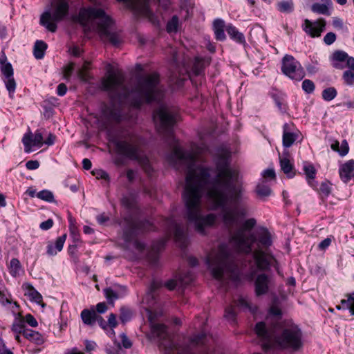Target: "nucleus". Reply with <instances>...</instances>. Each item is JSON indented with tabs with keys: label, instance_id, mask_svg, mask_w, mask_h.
<instances>
[{
	"label": "nucleus",
	"instance_id": "nucleus-1",
	"mask_svg": "<svg viewBox=\"0 0 354 354\" xmlns=\"http://www.w3.org/2000/svg\"><path fill=\"white\" fill-rule=\"evenodd\" d=\"M153 120L158 131L171 139V158L187 170L186 184L183 194L185 216L195 230L204 234L207 227L216 223L214 214H202L201 198L204 191L212 209L221 208L224 224L232 229L236 225L239 218L248 214V197L238 169L231 167L228 152L218 158L214 169L196 166L200 149L192 145L191 151H184L175 140L171 130L176 122V113L171 109L161 106L153 113Z\"/></svg>",
	"mask_w": 354,
	"mask_h": 354
},
{
	"label": "nucleus",
	"instance_id": "nucleus-2",
	"mask_svg": "<svg viewBox=\"0 0 354 354\" xmlns=\"http://www.w3.org/2000/svg\"><path fill=\"white\" fill-rule=\"evenodd\" d=\"M256 224L254 218L244 221L239 229L230 231V243L238 252L252 253L254 265L250 268L248 278L254 281V292L259 297L268 293L270 277L266 273L259 274L258 272L268 271L272 266L276 267L277 262L270 250L272 245V233L263 227L250 232Z\"/></svg>",
	"mask_w": 354,
	"mask_h": 354
},
{
	"label": "nucleus",
	"instance_id": "nucleus-3",
	"mask_svg": "<svg viewBox=\"0 0 354 354\" xmlns=\"http://www.w3.org/2000/svg\"><path fill=\"white\" fill-rule=\"evenodd\" d=\"M102 88L121 100L129 101L131 105L136 108H139L143 103L159 101L163 95L157 73L143 75L136 88L129 92L123 74L120 71H112L102 78Z\"/></svg>",
	"mask_w": 354,
	"mask_h": 354
},
{
	"label": "nucleus",
	"instance_id": "nucleus-4",
	"mask_svg": "<svg viewBox=\"0 0 354 354\" xmlns=\"http://www.w3.org/2000/svg\"><path fill=\"white\" fill-rule=\"evenodd\" d=\"M255 333L264 351L275 348L297 351L302 346L301 331L295 324H283L276 330H272L268 328L264 322H261L256 324Z\"/></svg>",
	"mask_w": 354,
	"mask_h": 354
},
{
	"label": "nucleus",
	"instance_id": "nucleus-5",
	"mask_svg": "<svg viewBox=\"0 0 354 354\" xmlns=\"http://www.w3.org/2000/svg\"><path fill=\"white\" fill-rule=\"evenodd\" d=\"M76 21L84 28L85 31H97L104 41H108L113 45L120 42L119 35L111 31L113 24L112 19L100 8L89 6L81 8Z\"/></svg>",
	"mask_w": 354,
	"mask_h": 354
},
{
	"label": "nucleus",
	"instance_id": "nucleus-6",
	"mask_svg": "<svg viewBox=\"0 0 354 354\" xmlns=\"http://www.w3.org/2000/svg\"><path fill=\"white\" fill-rule=\"evenodd\" d=\"M207 263L215 279H239V271L235 257L226 245H221L216 250H212L207 257Z\"/></svg>",
	"mask_w": 354,
	"mask_h": 354
},
{
	"label": "nucleus",
	"instance_id": "nucleus-7",
	"mask_svg": "<svg viewBox=\"0 0 354 354\" xmlns=\"http://www.w3.org/2000/svg\"><path fill=\"white\" fill-rule=\"evenodd\" d=\"M113 143L118 153L138 160L146 171H149V160L140 154V139L137 136L129 135L124 140H114Z\"/></svg>",
	"mask_w": 354,
	"mask_h": 354
},
{
	"label": "nucleus",
	"instance_id": "nucleus-8",
	"mask_svg": "<svg viewBox=\"0 0 354 354\" xmlns=\"http://www.w3.org/2000/svg\"><path fill=\"white\" fill-rule=\"evenodd\" d=\"M54 11L44 12L40 18V24L49 31L55 32L57 30L56 22L59 21L68 14V4L67 0H57L54 5Z\"/></svg>",
	"mask_w": 354,
	"mask_h": 354
},
{
	"label": "nucleus",
	"instance_id": "nucleus-9",
	"mask_svg": "<svg viewBox=\"0 0 354 354\" xmlns=\"http://www.w3.org/2000/svg\"><path fill=\"white\" fill-rule=\"evenodd\" d=\"M282 72L292 80H301L305 76V71L301 64L292 55H286L282 59Z\"/></svg>",
	"mask_w": 354,
	"mask_h": 354
},
{
	"label": "nucleus",
	"instance_id": "nucleus-10",
	"mask_svg": "<svg viewBox=\"0 0 354 354\" xmlns=\"http://www.w3.org/2000/svg\"><path fill=\"white\" fill-rule=\"evenodd\" d=\"M101 119L103 128L106 129L113 124L119 123L122 120V115L118 109L106 106L102 110Z\"/></svg>",
	"mask_w": 354,
	"mask_h": 354
},
{
	"label": "nucleus",
	"instance_id": "nucleus-11",
	"mask_svg": "<svg viewBox=\"0 0 354 354\" xmlns=\"http://www.w3.org/2000/svg\"><path fill=\"white\" fill-rule=\"evenodd\" d=\"M236 308L243 310H249L252 313L257 310L256 306H252L247 299L241 297L237 300H234L233 304L225 309V317L227 319H234L236 313Z\"/></svg>",
	"mask_w": 354,
	"mask_h": 354
},
{
	"label": "nucleus",
	"instance_id": "nucleus-12",
	"mask_svg": "<svg viewBox=\"0 0 354 354\" xmlns=\"http://www.w3.org/2000/svg\"><path fill=\"white\" fill-rule=\"evenodd\" d=\"M326 25V20L323 18H319L314 22H312L309 19H306L304 21L302 27L303 30L308 35L314 38L321 36L322 32L324 30Z\"/></svg>",
	"mask_w": 354,
	"mask_h": 354
},
{
	"label": "nucleus",
	"instance_id": "nucleus-13",
	"mask_svg": "<svg viewBox=\"0 0 354 354\" xmlns=\"http://www.w3.org/2000/svg\"><path fill=\"white\" fill-rule=\"evenodd\" d=\"M22 142L26 153L31 151L32 147H41L44 144V139L41 132L37 131L34 134L28 131L24 135Z\"/></svg>",
	"mask_w": 354,
	"mask_h": 354
},
{
	"label": "nucleus",
	"instance_id": "nucleus-14",
	"mask_svg": "<svg viewBox=\"0 0 354 354\" xmlns=\"http://www.w3.org/2000/svg\"><path fill=\"white\" fill-rule=\"evenodd\" d=\"M129 227L130 232L127 230L124 233V239L126 241H130L131 239V234H129L130 233L134 234L137 230L145 232L153 230L155 229L153 225L148 221L142 222L131 221L129 223Z\"/></svg>",
	"mask_w": 354,
	"mask_h": 354
},
{
	"label": "nucleus",
	"instance_id": "nucleus-15",
	"mask_svg": "<svg viewBox=\"0 0 354 354\" xmlns=\"http://www.w3.org/2000/svg\"><path fill=\"white\" fill-rule=\"evenodd\" d=\"M14 306L16 309L12 310L15 315V319L11 326V330L14 334H22L24 335L26 330L27 329L25 326L24 316L22 315L21 312H17V310L19 308L17 302H14Z\"/></svg>",
	"mask_w": 354,
	"mask_h": 354
},
{
	"label": "nucleus",
	"instance_id": "nucleus-16",
	"mask_svg": "<svg viewBox=\"0 0 354 354\" xmlns=\"http://www.w3.org/2000/svg\"><path fill=\"white\" fill-rule=\"evenodd\" d=\"M281 315V310L277 306H272L270 310V315L266 319V322H264L268 329L277 330L278 327L283 324L280 322Z\"/></svg>",
	"mask_w": 354,
	"mask_h": 354
},
{
	"label": "nucleus",
	"instance_id": "nucleus-17",
	"mask_svg": "<svg viewBox=\"0 0 354 354\" xmlns=\"http://www.w3.org/2000/svg\"><path fill=\"white\" fill-rule=\"evenodd\" d=\"M166 223L169 225V230L174 231L175 241L179 243L180 247H185L187 245V238L184 227L174 223L171 219L166 220Z\"/></svg>",
	"mask_w": 354,
	"mask_h": 354
},
{
	"label": "nucleus",
	"instance_id": "nucleus-18",
	"mask_svg": "<svg viewBox=\"0 0 354 354\" xmlns=\"http://www.w3.org/2000/svg\"><path fill=\"white\" fill-rule=\"evenodd\" d=\"M340 178L344 183L354 179V160H349L342 164L339 168Z\"/></svg>",
	"mask_w": 354,
	"mask_h": 354
},
{
	"label": "nucleus",
	"instance_id": "nucleus-19",
	"mask_svg": "<svg viewBox=\"0 0 354 354\" xmlns=\"http://www.w3.org/2000/svg\"><path fill=\"white\" fill-rule=\"evenodd\" d=\"M351 58L345 52L336 50L331 57L332 66L337 69H343L348 66V60Z\"/></svg>",
	"mask_w": 354,
	"mask_h": 354
},
{
	"label": "nucleus",
	"instance_id": "nucleus-20",
	"mask_svg": "<svg viewBox=\"0 0 354 354\" xmlns=\"http://www.w3.org/2000/svg\"><path fill=\"white\" fill-rule=\"evenodd\" d=\"M23 287L25 290V295L28 297L30 301L40 304L42 307L46 306L43 302L41 295L37 291L32 285L25 284Z\"/></svg>",
	"mask_w": 354,
	"mask_h": 354
},
{
	"label": "nucleus",
	"instance_id": "nucleus-21",
	"mask_svg": "<svg viewBox=\"0 0 354 354\" xmlns=\"http://www.w3.org/2000/svg\"><path fill=\"white\" fill-rule=\"evenodd\" d=\"M66 236V234H64L57 238L55 245L53 243H49L47 245V254L53 256L55 255L57 252H60L63 248Z\"/></svg>",
	"mask_w": 354,
	"mask_h": 354
},
{
	"label": "nucleus",
	"instance_id": "nucleus-22",
	"mask_svg": "<svg viewBox=\"0 0 354 354\" xmlns=\"http://www.w3.org/2000/svg\"><path fill=\"white\" fill-rule=\"evenodd\" d=\"M290 124L286 123L283 126V145L285 147H290L297 138V134L290 132Z\"/></svg>",
	"mask_w": 354,
	"mask_h": 354
},
{
	"label": "nucleus",
	"instance_id": "nucleus-23",
	"mask_svg": "<svg viewBox=\"0 0 354 354\" xmlns=\"http://www.w3.org/2000/svg\"><path fill=\"white\" fill-rule=\"evenodd\" d=\"M280 166L281 170L288 178H292L295 175L293 164L288 157L280 158Z\"/></svg>",
	"mask_w": 354,
	"mask_h": 354
},
{
	"label": "nucleus",
	"instance_id": "nucleus-24",
	"mask_svg": "<svg viewBox=\"0 0 354 354\" xmlns=\"http://www.w3.org/2000/svg\"><path fill=\"white\" fill-rule=\"evenodd\" d=\"M348 70L343 74V79L345 84L351 86L354 84V58L348 60Z\"/></svg>",
	"mask_w": 354,
	"mask_h": 354
},
{
	"label": "nucleus",
	"instance_id": "nucleus-25",
	"mask_svg": "<svg viewBox=\"0 0 354 354\" xmlns=\"http://www.w3.org/2000/svg\"><path fill=\"white\" fill-rule=\"evenodd\" d=\"M159 288V283L157 282H152L150 286L149 291L146 294L143 299V301H146L148 306L152 308L155 304V297L156 296V290Z\"/></svg>",
	"mask_w": 354,
	"mask_h": 354
},
{
	"label": "nucleus",
	"instance_id": "nucleus-26",
	"mask_svg": "<svg viewBox=\"0 0 354 354\" xmlns=\"http://www.w3.org/2000/svg\"><path fill=\"white\" fill-rule=\"evenodd\" d=\"M0 69L5 77L13 76V68L10 63L7 62V57L3 53L0 57Z\"/></svg>",
	"mask_w": 354,
	"mask_h": 354
},
{
	"label": "nucleus",
	"instance_id": "nucleus-27",
	"mask_svg": "<svg viewBox=\"0 0 354 354\" xmlns=\"http://www.w3.org/2000/svg\"><path fill=\"white\" fill-rule=\"evenodd\" d=\"M324 1L325 2V4H320L318 3H315L312 6L311 10L313 12H314L315 13L329 16L330 15V12L329 11L328 6H331L332 1H331V0H324Z\"/></svg>",
	"mask_w": 354,
	"mask_h": 354
},
{
	"label": "nucleus",
	"instance_id": "nucleus-28",
	"mask_svg": "<svg viewBox=\"0 0 354 354\" xmlns=\"http://www.w3.org/2000/svg\"><path fill=\"white\" fill-rule=\"evenodd\" d=\"M224 26L225 22L222 19H218L214 21V30L216 39L223 41L225 39Z\"/></svg>",
	"mask_w": 354,
	"mask_h": 354
},
{
	"label": "nucleus",
	"instance_id": "nucleus-29",
	"mask_svg": "<svg viewBox=\"0 0 354 354\" xmlns=\"http://www.w3.org/2000/svg\"><path fill=\"white\" fill-rule=\"evenodd\" d=\"M118 1H123L128 6L134 10H140L146 12L147 11V6L146 0H118Z\"/></svg>",
	"mask_w": 354,
	"mask_h": 354
},
{
	"label": "nucleus",
	"instance_id": "nucleus-30",
	"mask_svg": "<svg viewBox=\"0 0 354 354\" xmlns=\"http://www.w3.org/2000/svg\"><path fill=\"white\" fill-rule=\"evenodd\" d=\"M330 147L333 151L338 152L342 156H346L349 151L348 144L346 140L342 142L341 145H339V142L337 140H335L331 144Z\"/></svg>",
	"mask_w": 354,
	"mask_h": 354
},
{
	"label": "nucleus",
	"instance_id": "nucleus-31",
	"mask_svg": "<svg viewBox=\"0 0 354 354\" xmlns=\"http://www.w3.org/2000/svg\"><path fill=\"white\" fill-rule=\"evenodd\" d=\"M97 313L94 310L84 309L81 313V317L84 324L93 325L96 321Z\"/></svg>",
	"mask_w": 354,
	"mask_h": 354
},
{
	"label": "nucleus",
	"instance_id": "nucleus-32",
	"mask_svg": "<svg viewBox=\"0 0 354 354\" xmlns=\"http://www.w3.org/2000/svg\"><path fill=\"white\" fill-rule=\"evenodd\" d=\"M226 31L230 37L238 43L243 44L245 42L244 35L238 31V30L233 26L229 25L226 28Z\"/></svg>",
	"mask_w": 354,
	"mask_h": 354
},
{
	"label": "nucleus",
	"instance_id": "nucleus-33",
	"mask_svg": "<svg viewBox=\"0 0 354 354\" xmlns=\"http://www.w3.org/2000/svg\"><path fill=\"white\" fill-rule=\"evenodd\" d=\"M24 337L37 344H41L44 342V339L41 335L31 329H26Z\"/></svg>",
	"mask_w": 354,
	"mask_h": 354
},
{
	"label": "nucleus",
	"instance_id": "nucleus-34",
	"mask_svg": "<svg viewBox=\"0 0 354 354\" xmlns=\"http://www.w3.org/2000/svg\"><path fill=\"white\" fill-rule=\"evenodd\" d=\"M21 263L17 259L13 258L10 260L9 270L12 277H16L19 276L21 271Z\"/></svg>",
	"mask_w": 354,
	"mask_h": 354
},
{
	"label": "nucleus",
	"instance_id": "nucleus-35",
	"mask_svg": "<svg viewBox=\"0 0 354 354\" xmlns=\"http://www.w3.org/2000/svg\"><path fill=\"white\" fill-rule=\"evenodd\" d=\"M47 48V44L42 41H37L34 47V55L37 59L44 57V51Z\"/></svg>",
	"mask_w": 354,
	"mask_h": 354
},
{
	"label": "nucleus",
	"instance_id": "nucleus-36",
	"mask_svg": "<svg viewBox=\"0 0 354 354\" xmlns=\"http://www.w3.org/2000/svg\"><path fill=\"white\" fill-rule=\"evenodd\" d=\"M256 193L260 198L268 196L271 194V189L264 182L259 183L256 187Z\"/></svg>",
	"mask_w": 354,
	"mask_h": 354
},
{
	"label": "nucleus",
	"instance_id": "nucleus-37",
	"mask_svg": "<svg viewBox=\"0 0 354 354\" xmlns=\"http://www.w3.org/2000/svg\"><path fill=\"white\" fill-rule=\"evenodd\" d=\"M277 8L281 12H291L294 8L292 0L281 1L277 3Z\"/></svg>",
	"mask_w": 354,
	"mask_h": 354
},
{
	"label": "nucleus",
	"instance_id": "nucleus-38",
	"mask_svg": "<svg viewBox=\"0 0 354 354\" xmlns=\"http://www.w3.org/2000/svg\"><path fill=\"white\" fill-rule=\"evenodd\" d=\"M91 63L84 62L82 67L78 71V77L84 81H86L89 78L88 70L90 69Z\"/></svg>",
	"mask_w": 354,
	"mask_h": 354
},
{
	"label": "nucleus",
	"instance_id": "nucleus-39",
	"mask_svg": "<svg viewBox=\"0 0 354 354\" xmlns=\"http://www.w3.org/2000/svg\"><path fill=\"white\" fill-rule=\"evenodd\" d=\"M4 82L6 87L9 92L10 96L12 97V95L16 88V82L13 76L5 77Z\"/></svg>",
	"mask_w": 354,
	"mask_h": 354
},
{
	"label": "nucleus",
	"instance_id": "nucleus-40",
	"mask_svg": "<svg viewBox=\"0 0 354 354\" xmlns=\"http://www.w3.org/2000/svg\"><path fill=\"white\" fill-rule=\"evenodd\" d=\"M319 194L322 199L328 196L331 192L330 185L328 182L322 183L318 189Z\"/></svg>",
	"mask_w": 354,
	"mask_h": 354
},
{
	"label": "nucleus",
	"instance_id": "nucleus-41",
	"mask_svg": "<svg viewBox=\"0 0 354 354\" xmlns=\"http://www.w3.org/2000/svg\"><path fill=\"white\" fill-rule=\"evenodd\" d=\"M304 171L307 177L309 184H311V180H313L316 175V170L313 165H306L304 167Z\"/></svg>",
	"mask_w": 354,
	"mask_h": 354
},
{
	"label": "nucleus",
	"instance_id": "nucleus-42",
	"mask_svg": "<svg viewBox=\"0 0 354 354\" xmlns=\"http://www.w3.org/2000/svg\"><path fill=\"white\" fill-rule=\"evenodd\" d=\"M337 91L333 87H329L324 89L322 92V97L326 101H330L337 95Z\"/></svg>",
	"mask_w": 354,
	"mask_h": 354
},
{
	"label": "nucleus",
	"instance_id": "nucleus-43",
	"mask_svg": "<svg viewBox=\"0 0 354 354\" xmlns=\"http://www.w3.org/2000/svg\"><path fill=\"white\" fill-rule=\"evenodd\" d=\"M178 27V18L177 16H173L167 24V30L168 32H176Z\"/></svg>",
	"mask_w": 354,
	"mask_h": 354
},
{
	"label": "nucleus",
	"instance_id": "nucleus-44",
	"mask_svg": "<svg viewBox=\"0 0 354 354\" xmlns=\"http://www.w3.org/2000/svg\"><path fill=\"white\" fill-rule=\"evenodd\" d=\"M37 197L41 200L53 202L54 201L53 194L48 190H42L36 194Z\"/></svg>",
	"mask_w": 354,
	"mask_h": 354
},
{
	"label": "nucleus",
	"instance_id": "nucleus-45",
	"mask_svg": "<svg viewBox=\"0 0 354 354\" xmlns=\"http://www.w3.org/2000/svg\"><path fill=\"white\" fill-rule=\"evenodd\" d=\"M203 68V62L201 59L196 58L192 67L193 73L196 75H199L202 73Z\"/></svg>",
	"mask_w": 354,
	"mask_h": 354
},
{
	"label": "nucleus",
	"instance_id": "nucleus-46",
	"mask_svg": "<svg viewBox=\"0 0 354 354\" xmlns=\"http://www.w3.org/2000/svg\"><path fill=\"white\" fill-rule=\"evenodd\" d=\"M347 297H348L347 299H342L341 301L342 306H337V309H341L342 308H348L352 305V304L354 303V292L352 294L348 295Z\"/></svg>",
	"mask_w": 354,
	"mask_h": 354
},
{
	"label": "nucleus",
	"instance_id": "nucleus-47",
	"mask_svg": "<svg viewBox=\"0 0 354 354\" xmlns=\"http://www.w3.org/2000/svg\"><path fill=\"white\" fill-rule=\"evenodd\" d=\"M122 203L129 209H133L136 207V200L132 196L124 197L122 200Z\"/></svg>",
	"mask_w": 354,
	"mask_h": 354
},
{
	"label": "nucleus",
	"instance_id": "nucleus-48",
	"mask_svg": "<svg viewBox=\"0 0 354 354\" xmlns=\"http://www.w3.org/2000/svg\"><path fill=\"white\" fill-rule=\"evenodd\" d=\"M131 311L129 308L124 307L121 308L120 319L122 322L124 323L129 321L131 317Z\"/></svg>",
	"mask_w": 354,
	"mask_h": 354
},
{
	"label": "nucleus",
	"instance_id": "nucleus-49",
	"mask_svg": "<svg viewBox=\"0 0 354 354\" xmlns=\"http://www.w3.org/2000/svg\"><path fill=\"white\" fill-rule=\"evenodd\" d=\"M315 84L310 80H305L302 82V88L307 93H311L315 90Z\"/></svg>",
	"mask_w": 354,
	"mask_h": 354
},
{
	"label": "nucleus",
	"instance_id": "nucleus-50",
	"mask_svg": "<svg viewBox=\"0 0 354 354\" xmlns=\"http://www.w3.org/2000/svg\"><path fill=\"white\" fill-rule=\"evenodd\" d=\"M206 339V335L203 333L194 336L191 342L194 345H202L204 344Z\"/></svg>",
	"mask_w": 354,
	"mask_h": 354
},
{
	"label": "nucleus",
	"instance_id": "nucleus-51",
	"mask_svg": "<svg viewBox=\"0 0 354 354\" xmlns=\"http://www.w3.org/2000/svg\"><path fill=\"white\" fill-rule=\"evenodd\" d=\"M24 323H27L32 327H37L38 325L37 321L31 314H27L25 317H24Z\"/></svg>",
	"mask_w": 354,
	"mask_h": 354
},
{
	"label": "nucleus",
	"instance_id": "nucleus-52",
	"mask_svg": "<svg viewBox=\"0 0 354 354\" xmlns=\"http://www.w3.org/2000/svg\"><path fill=\"white\" fill-rule=\"evenodd\" d=\"M336 39V35L333 32H328L324 37V41L327 45H330L335 42Z\"/></svg>",
	"mask_w": 354,
	"mask_h": 354
},
{
	"label": "nucleus",
	"instance_id": "nucleus-53",
	"mask_svg": "<svg viewBox=\"0 0 354 354\" xmlns=\"http://www.w3.org/2000/svg\"><path fill=\"white\" fill-rule=\"evenodd\" d=\"M106 297L109 300L118 299V296L111 288H106L104 290Z\"/></svg>",
	"mask_w": 354,
	"mask_h": 354
},
{
	"label": "nucleus",
	"instance_id": "nucleus-54",
	"mask_svg": "<svg viewBox=\"0 0 354 354\" xmlns=\"http://www.w3.org/2000/svg\"><path fill=\"white\" fill-rule=\"evenodd\" d=\"M53 224H54L53 220L51 218H49L47 221L41 223L39 227L43 230H48L53 227Z\"/></svg>",
	"mask_w": 354,
	"mask_h": 354
},
{
	"label": "nucleus",
	"instance_id": "nucleus-55",
	"mask_svg": "<svg viewBox=\"0 0 354 354\" xmlns=\"http://www.w3.org/2000/svg\"><path fill=\"white\" fill-rule=\"evenodd\" d=\"M74 68V64L70 63L68 66H66L64 68V77L65 79H68L71 76Z\"/></svg>",
	"mask_w": 354,
	"mask_h": 354
},
{
	"label": "nucleus",
	"instance_id": "nucleus-56",
	"mask_svg": "<svg viewBox=\"0 0 354 354\" xmlns=\"http://www.w3.org/2000/svg\"><path fill=\"white\" fill-rule=\"evenodd\" d=\"M122 346L126 348H129L132 346V343L127 335L122 334L120 335Z\"/></svg>",
	"mask_w": 354,
	"mask_h": 354
},
{
	"label": "nucleus",
	"instance_id": "nucleus-57",
	"mask_svg": "<svg viewBox=\"0 0 354 354\" xmlns=\"http://www.w3.org/2000/svg\"><path fill=\"white\" fill-rule=\"evenodd\" d=\"M331 239L330 238H326L324 239L321 243L319 244L318 247L319 249L321 250H325L331 243Z\"/></svg>",
	"mask_w": 354,
	"mask_h": 354
},
{
	"label": "nucleus",
	"instance_id": "nucleus-58",
	"mask_svg": "<svg viewBox=\"0 0 354 354\" xmlns=\"http://www.w3.org/2000/svg\"><path fill=\"white\" fill-rule=\"evenodd\" d=\"M108 324L112 328H115L117 326L118 322L116 320V316L115 314H113V313L110 314L109 319H108Z\"/></svg>",
	"mask_w": 354,
	"mask_h": 354
},
{
	"label": "nucleus",
	"instance_id": "nucleus-59",
	"mask_svg": "<svg viewBox=\"0 0 354 354\" xmlns=\"http://www.w3.org/2000/svg\"><path fill=\"white\" fill-rule=\"evenodd\" d=\"M26 166L28 169L33 170L39 167V162L37 160H29L26 162Z\"/></svg>",
	"mask_w": 354,
	"mask_h": 354
},
{
	"label": "nucleus",
	"instance_id": "nucleus-60",
	"mask_svg": "<svg viewBox=\"0 0 354 354\" xmlns=\"http://www.w3.org/2000/svg\"><path fill=\"white\" fill-rule=\"evenodd\" d=\"M84 344H85V350L87 352L93 351V350H95V348L96 347L95 342H94L93 341L85 340Z\"/></svg>",
	"mask_w": 354,
	"mask_h": 354
},
{
	"label": "nucleus",
	"instance_id": "nucleus-61",
	"mask_svg": "<svg viewBox=\"0 0 354 354\" xmlns=\"http://www.w3.org/2000/svg\"><path fill=\"white\" fill-rule=\"evenodd\" d=\"M263 178L274 179L276 177L274 169H268L264 171L263 174Z\"/></svg>",
	"mask_w": 354,
	"mask_h": 354
},
{
	"label": "nucleus",
	"instance_id": "nucleus-62",
	"mask_svg": "<svg viewBox=\"0 0 354 354\" xmlns=\"http://www.w3.org/2000/svg\"><path fill=\"white\" fill-rule=\"evenodd\" d=\"M67 87L65 84L61 83L57 86V93L59 96H63L66 94Z\"/></svg>",
	"mask_w": 354,
	"mask_h": 354
},
{
	"label": "nucleus",
	"instance_id": "nucleus-63",
	"mask_svg": "<svg viewBox=\"0 0 354 354\" xmlns=\"http://www.w3.org/2000/svg\"><path fill=\"white\" fill-rule=\"evenodd\" d=\"M0 354H13V353L6 347L2 339L0 338Z\"/></svg>",
	"mask_w": 354,
	"mask_h": 354
},
{
	"label": "nucleus",
	"instance_id": "nucleus-64",
	"mask_svg": "<svg viewBox=\"0 0 354 354\" xmlns=\"http://www.w3.org/2000/svg\"><path fill=\"white\" fill-rule=\"evenodd\" d=\"M276 104L279 109L283 111H286L287 109V104L285 103L283 99H275Z\"/></svg>",
	"mask_w": 354,
	"mask_h": 354
}]
</instances>
